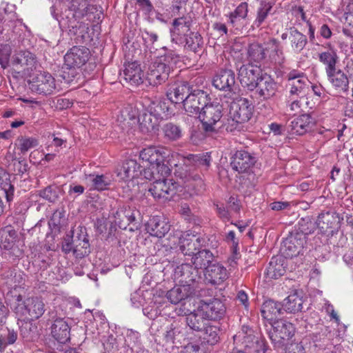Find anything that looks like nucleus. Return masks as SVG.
Masks as SVG:
<instances>
[{
	"label": "nucleus",
	"mask_w": 353,
	"mask_h": 353,
	"mask_svg": "<svg viewBox=\"0 0 353 353\" xmlns=\"http://www.w3.org/2000/svg\"><path fill=\"white\" fill-rule=\"evenodd\" d=\"M96 8L87 0H72L68 8L61 14L59 20L61 30L68 31L76 43H83L88 39V24L81 21L90 20Z\"/></svg>",
	"instance_id": "obj_1"
},
{
	"label": "nucleus",
	"mask_w": 353,
	"mask_h": 353,
	"mask_svg": "<svg viewBox=\"0 0 353 353\" xmlns=\"http://www.w3.org/2000/svg\"><path fill=\"white\" fill-rule=\"evenodd\" d=\"M238 77L241 85L261 101H267L276 96L279 85L275 79L260 67L242 65L239 69Z\"/></svg>",
	"instance_id": "obj_2"
},
{
	"label": "nucleus",
	"mask_w": 353,
	"mask_h": 353,
	"mask_svg": "<svg viewBox=\"0 0 353 353\" xmlns=\"http://www.w3.org/2000/svg\"><path fill=\"white\" fill-rule=\"evenodd\" d=\"M271 62L281 64L284 61V56L279 41L272 38L264 44L253 43L249 45L248 55L250 61L256 63L265 61L268 57Z\"/></svg>",
	"instance_id": "obj_3"
},
{
	"label": "nucleus",
	"mask_w": 353,
	"mask_h": 353,
	"mask_svg": "<svg viewBox=\"0 0 353 353\" xmlns=\"http://www.w3.org/2000/svg\"><path fill=\"white\" fill-rule=\"evenodd\" d=\"M14 300L11 307L19 318L34 321L39 319L46 311L45 303L41 297L31 296L23 300V296L19 294L14 296Z\"/></svg>",
	"instance_id": "obj_4"
},
{
	"label": "nucleus",
	"mask_w": 353,
	"mask_h": 353,
	"mask_svg": "<svg viewBox=\"0 0 353 353\" xmlns=\"http://www.w3.org/2000/svg\"><path fill=\"white\" fill-rule=\"evenodd\" d=\"M90 56V50L85 46H73L64 56L63 77L72 81L77 74V68L83 65Z\"/></svg>",
	"instance_id": "obj_5"
},
{
	"label": "nucleus",
	"mask_w": 353,
	"mask_h": 353,
	"mask_svg": "<svg viewBox=\"0 0 353 353\" xmlns=\"http://www.w3.org/2000/svg\"><path fill=\"white\" fill-rule=\"evenodd\" d=\"M223 105L219 102L208 103L199 114L203 129L206 132L216 131L217 124L220 123L223 116Z\"/></svg>",
	"instance_id": "obj_6"
},
{
	"label": "nucleus",
	"mask_w": 353,
	"mask_h": 353,
	"mask_svg": "<svg viewBox=\"0 0 353 353\" xmlns=\"http://www.w3.org/2000/svg\"><path fill=\"white\" fill-rule=\"evenodd\" d=\"M295 332L292 323L280 319L274 321L268 332L269 338L274 348H282L285 342L291 339Z\"/></svg>",
	"instance_id": "obj_7"
},
{
	"label": "nucleus",
	"mask_w": 353,
	"mask_h": 353,
	"mask_svg": "<svg viewBox=\"0 0 353 353\" xmlns=\"http://www.w3.org/2000/svg\"><path fill=\"white\" fill-rule=\"evenodd\" d=\"M32 92L43 96L51 95L58 90L55 79L48 72H41L28 82Z\"/></svg>",
	"instance_id": "obj_8"
},
{
	"label": "nucleus",
	"mask_w": 353,
	"mask_h": 353,
	"mask_svg": "<svg viewBox=\"0 0 353 353\" xmlns=\"http://www.w3.org/2000/svg\"><path fill=\"white\" fill-rule=\"evenodd\" d=\"M210 101L211 98L206 92L194 88L190 94L187 95L186 100L183 104V109L190 114H200Z\"/></svg>",
	"instance_id": "obj_9"
},
{
	"label": "nucleus",
	"mask_w": 353,
	"mask_h": 353,
	"mask_svg": "<svg viewBox=\"0 0 353 353\" xmlns=\"http://www.w3.org/2000/svg\"><path fill=\"white\" fill-rule=\"evenodd\" d=\"M175 175L185 183H188L187 186L192 188L196 194H201L205 190L203 180L188 164L185 163L176 169Z\"/></svg>",
	"instance_id": "obj_10"
},
{
	"label": "nucleus",
	"mask_w": 353,
	"mask_h": 353,
	"mask_svg": "<svg viewBox=\"0 0 353 353\" xmlns=\"http://www.w3.org/2000/svg\"><path fill=\"white\" fill-rule=\"evenodd\" d=\"M176 183L172 179L161 180L159 178L153 181L148 188V192L157 200H170L176 193Z\"/></svg>",
	"instance_id": "obj_11"
},
{
	"label": "nucleus",
	"mask_w": 353,
	"mask_h": 353,
	"mask_svg": "<svg viewBox=\"0 0 353 353\" xmlns=\"http://www.w3.org/2000/svg\"><path fill=\"white\" fill-rule=\"evenodd\" d=\"M288 81L289 93L290 97H299L305 94V90L309 88L310 81L306 75L296 70H291L286 76Z\"/></svg>",
	"instance_id": "obj_12"
},
{
	"label": "nucleus",
	"mask_w": 353,
	"mask_h": 353,
	"mask_svg": "<svg viewBox=\"0 0 353 353\" xmlns=\"http://www.w3.org/2000/svg\"><path fill=\"white\" fill-rule=\"evenodd\" d=\"M174 279L183 286L194 287L193 285L201 279L199 271L189 263H183L175 268Z\"/></svg>",
	"instance_id": "obj_13"
},
{
	"label": "nucleus",
	"mask_w": 353,
	"mask_h": 353,
	"mask_svg": "<svg viewBox=\"0 0 353 353\" xmlns=\"http://www.w3.org/2000/svg\"><path fill=\"white\" fill-rule=\"evenodd\" d=\"M171 70L166 67L165 63L157 59L150 65L146 74V79L148 83L152 86H157L165 83L170 77Z\"/></svg>",
	"instance_id": "obj_14"
},
{
	"label": "nucleus",
	"mask_w": 353,
	"mask_h": 353,
	"mask_svg": "<svg viewBox=\"0 0 353 353\" xmlns=\"http://www.w3.org/2000/svg\"><path fill=\"white\" fill-rule=\"evenodd\" d=\"M256 163L254 153L245 150H236L231 157L230 165L239 173L248 172Z\"/></svg>",
	"instance_id": "obj_15"
},
{
	"label": "nucleus",
	"mask_w": 353,
	"mask_h": 353,
	"mask_svg": "<svg viewBox=\"0 0 353 353\" xmlns=\"http://www.w3.org/2000/svg\"><path fill=\"white\" fill-rule=\"evenodd\" d=\"M199 306L210 321H217L222 319L226 312L225 304L217 298L201 300Z\"/></svg>",
	"instance_id": "obj_16"
},
{
	"label": "nucleus",
	"mask_w": 353,
	"mask_h": 353,
	"mask_svg": "<svg viewBox=\"0 0 353 353\" xmlns=\"http://www.w3.org/2000/svg\"><path fill=\"white\" fill-rule=\"evenodd\" d=\"M1 284L8 290L7 296L10 294L14 299L17 294H13L24 284L23 272L15 269L4 270L1 274Z\"/></svg>",
	"instance_id": "obj_17"
},
{
	"label": "nucleus",
	"mask_w": 353,
	"mask_h": 353,
	"mask_svg": "<svg viewBox=\"0 0 353 353\" xmlns=\"http://www.w3.org/2000/svg\"><path fill=\"white\" fill-rule=\"evenodd\" d=\"M307 240L303 234L291 232L283 241L281 250L285 257L292 258L301 253Z\"/></svg>",
	"instance_id": "obj_18"
},
{
	"label": "nucleus",
	"mask_w": 353,
	"mask_h": 353,
	"mask_svg": "<svg viewBox=\"0 0 353 353\" xmlns=\"http://www.w3.org/2000/svg\"><path fill=\"white\" fill-rule=\"evenodd\" d=\"M253 106L245 98H237L231 102L229 114L240 122L245 123L250 120L252 115Z\"/></svg>",
	"instance_id": "obj_19"
},
{
	"label": "nucleus",
	"mask_w": 353,
	"mask_h": 353,
	"mask_svg": "<svg viewBox=\"0 0 353 353\" xmlns=\"http://www.w3.org/2000/svg\"><path fill=\"white\" fill-rule=\"evenodd\" d=\"M191 21L185 17H179L173 20L170 28L171 41L179 46L184 44L185 39L190 32Z\"/></svg>",
	"instance_id": "obj_20"
},
{
	"label": "nucleus",
	"mask_w": 353,
	"mask_h": 353,
	"mask_svg": "<svg viewBox=\"0 0 353 353\" xmlns=\"http://www.w3.org/2000/svg\"><path fill=\"white\" fill-rule=\"evenodd\" d=\"M205 239L202 237L185 233L179 238V250L184 255L192 256L201 247L205 246Z\"/></svg>",
	"instance_id": "obj_21"
},
{
	"label": "nucleus",
	"mask_w": 353,
	"mask_h": 353,
	"mask_svg": "<svg viewBox=\"0 0 353 353\" xmlns=\"http://www.w3.org/2000/svg\"><path fill=\"white\" fill-rule=\"evenodd\" d=\"M316 223L321 233L332 235L339 228L340 217L334 212H323L319 215Z\"/></svg>",
	"instance_id": "obj_22"
},
{
	"label": "nucleus",
	"mask_w": 353,
	"mask_h": 353,
	"mask_svg": "<svg viewBox=\"0 0 353 353\" xmlns=\"http://www.w3.org/2000/svg\"><path fill=\"white\" fill-rule=\"evenodd\" d=\"M20 337L25 343L37 341L40 337V332L37 324L33 320L19 318L17 321Z\"/></svg>",
	"instance_id": "obj_23"
},
{
	"label": "nucleus",
	"mask_w": 353,
	"mask_h": 353,
	"mask_svg": "<svg viewBox=\"0 0 353 353\" xmlns=\"http://www.w3.org/2000/svg\"><path fill=\"white\" fill-rule=\"evenodd\" d=\"M314 125L311 116L303 114L294 118L288 125V131L292 135L302 136L310 132Z\"/></svg>",
	"instance_id": "obj_24"
},
{
	"label": "nucleus",
	"mask_w": 353,
	"mask_h": 353,
	"mask_svg": "<svg viewBox=\"0 0 353 353\" xmlns=\"http://www.w3.org/2000/svg\"><path fill=\"white\" fill-rule=\"evenodd\" d=\"M235 73L230 69L219 70L214 77L212 85L218 90L233 91L235 86Z\"/></svg>",
	"instance_id": "obj_25"
},
{
	"label": "nucleus",
	"mask_w": 353,
	"mask_h": 353,
	"mask_svg": "<svg viewBox=\"0 0 353 353\" xmlns=\"http://www.w3.org/2000/svg\"><path fill=\"white\" fill-rule=\"evenodd\" d=\"M50 330L52 338L59 343L64 344L70 341V326L68 319L61 317L56 318L51 325Z\"/></svg>",
	"instance_id": "obj_26"
},
{
	"label": "nucleus",
	"mask_w": 353,
	"mask_h": 353,
	"mask_svg": "<svg viewBox=\"0 0 353 353\" xmlns=\"http://www.w3.org/2000/svg\"><path fill=\"white\" fill-rule=\"evenodd\" d=\"M167 155L168 150L165 148L150 146L140 152L139 157L150 165H157L158 163L166 161Z\"/></svg>",
	"instance_id": "obj_27"
},
{
	"label": "nucleus",
	"mask_w": 353,
	"mask_h": 353,
	"mask_svg": "<svg viewBox=\"0 0 353 353\" xmlns=\"http://www.w3.org/2000/svg\"><path fill=\"white\" fill-rule=\"evenodd\" d=\"M261 339L259 333L248 325H243L234 336V343L237 346L246 348Z\"/></svg>",
	"instance_id": "obj_28"
},
{
	"label": "nucleus",
	"mask_w": 353,
	"mask_h": 353,
	"mask_svg": "<svg viewBox=\"0 0 353 353\" xmlns=\"http://www.w3.org/2000/svg\"><path fill=\"white\" fill-rule=\"evenodd\" d=\"M35 63L34 55L28 50L17 52L11 59V64L19 72L28 71Z\"/></svg>",
	"instance_id": "obj_29"
},
{
	"label": "nucleus",
	"mask_w": 353,
	"mask_h": 353,
	"mask_svg": "<svg viewBox=\"0 0 353 353\" xmlns=\"http://www.w3.org/2000/svg\"><path fill=\"white\" fill-rule=\"evenodd\" d=\"M193 89V86L187 81L175 83L169 89L167 96L172 102L183 104L187 95L190 94Z\"/></svg>",
	"instance_id": "obj_30"
},
{
	"label": "nucleus",
	"mask_w": 353,
	"mask_h": 353,
	"mask_svg": "<svg viewBox=\"0 0 353 353\" xmlns=\"http://www.w3.org/2000/svg\"><path fill=\"white\" fill-rule=\"evenodd\" d=\"M205 277L208 283L219 285L228 277L226 268L219 263H212L205 270Z\"/></svg>",
	"instance_id": "obj_31"
},
{
	"label": "nucleus",
	"mask_w": 353,
	"mask_h": 353,
	"mask_svg": "<svg viewBox=\"0 0 353 353\" xmlns=\"http://www.w3.org/2000/svg\"><path fill=\"white\" fill-rule=\"evenodd\" d=\"M170 229V225L159 216H152L146 223V230L152 236L162 238Z\"/></svg>",
	"instance_id": "obj_32"
},
{
	"label": "nucleus",
	"mask_w": 353,
	"mask_h": 353,
	"mask_svg": "<svg viewBox=\"0 0 353 353\" xmlns=\"http://www.w3.org/2000/svg\"><path fill=\"white\" fill-rule=\"evenodd\" d=\"M137 214L139 212L130 207L119 208L114 213V222L120 229L125 230L130 223L136 221Z\"/></svg>",
	"instance_id": "obj_33"
},
{
	"label": "nucleus",
	"mask_w": 353,
	"mask_h": 353,
	"mask_svg": "<svg viewBox=\"0 0 353 353\" xmlns=\"http://www.w3.org/2000/svg\"><path fill=\"white\" fill-rule=\"evenodd\" d=\"M142 174V167L133 159L126 160L117 168V176L123 181H131Z\"/></svg>",
	"instance_id": "obj_34"
},
{
	"label": "nucleus",
	"mask_w": 353,
	"mask_h": 353,
	"mask_svg": "<svg viewBox=\"0 0 353 353\" xmlns=\"http://www.w3.org/2000/svg\"><path fill=\"white\" fill-rule=\"evenodd\" d=\"M209 321L199 306L186 316L187 325L196 332H202L210 324Z\"/></svg>",
	"instance_id": "obj_35"
},
{
	"label": "nucleus",
	"mask_w": 353,
	"mask_h": 353,
	"mask_svg": "<svg viewBox=\"0 0 353 353\" xmlns=\"http://www.w3.org/2000/svg\"><path fill=\"white\" fill-rule=\"evenodd\" d=\"M194 291V287L183 286L179 284L169 290L166 294L167 299L172 304H177L189 297Z\"/></svg>",
	"instance_id": "obj_36"
},
{
	"label": "nucleus",
	"mask_w": 353,
	"mask_h": 353,
	"mask_svg": "<svg viewBox=\"0 0 353 353\" xmlns=\"http://www.w3.org/2000/svg\"><path fill=\"white\" fill-rule=\"evenodd\" d=\"M123 74L125 80L131 85H138L143 83V72L137 62H132L125 65Z\"/></svg>",
	"instance_id": "obj_37"
},
{
	"label": "nucleus",
	"mask_w": 353,
	"mask_h": 353,
	"mask_svg": "<svg viewBox=\"0 0 353 353\" xmlns=\"http://www.w3.org/2000/svg\"><path fill=\"white\" fill-rule=\"evenodd\" d=\"M328 81L334 88L339 91L345 92L349 88V80L347 75L340 69L327 74Z\"/></svg>",
	"instance_id": "obj_38"
},
{
	"label": "nucleus",
	"mask_w": 353,
	"mask_h": 353,
	"mask_svg": "<svg viewBox=\"0 0 353 353\" xmlns=\"http://www.w3.org/2000/svg\"><path fill=\"white\" fill-rule=\"evenodd\" d=\"M274 4L273 2L268 0L260 1L259 6L256 10V19L251 26L252 30L259 28L263 24L268 16L271 13Z\"/></svg>",
	"instance_id": "obj_39"
},
{
	"label": "nucleus",
	"mask_w": 353,
	"mask_h": 353,
	"mask_svg": "<svg viewBox=\"0 0 353 353\" xmlns=\"http://www.w3.org/2000/svg\"><path fill=\"white\" fill-rule=\"evenodd\" d=\"M284 259L281 256H273L266 269L267 276L270 279H277L285 273Z\"/></svg>",
	"instance_id": "obj_40"
},
{
	"label": "nucleus",
	"mask_w": 353,
	"mask_h": 353,
	"mask_svg": "<svg viewBox=\"0 0 353 353\" xmlns=\"http://www.w3.org/2000/svg\"><path fill=\"white\" fill-rule=\"evenodd\" d=\"M288 39L292 49L296 53H300L307 43L306 35L294 28L290 29Z\"/></svg>",
	"instance_id": "obj_41"
},
{
	"label": "nucleus",
	"mask_w": 353,
	"mask_h": 353,
	"mask_svg": "<svg viewBox=\"0 0 353 353\" xmlns=\"http://www.w3.org/2000/svg\"><path fill=\"white\" fill-rule=\"evenodd\" d=\"M0 192L7 202L10 203L14 198V187L11 183L10 174L2 168H0Z\"/></svg>",
	"instance_id": "obj_42"
},
{
	"label": "nucleus",
	"mask_w": 353,
	"mask_h": 353,
	"mask_svg": "<svg viewBox=\"0 0 353 353\" xmlns=\"http://www.w3.org/2000/svg\"><path fill=\"white\" fill-rule=\"evenodd\" d=\"M303 297L297 292L290 294L282 304L283 310L288 313H296L303 309Z\"/></svg>",
	"instance_id": "obj_43"
},
{
	"label": "nucleus",
	"mask_w": 353,
	"mask_h": 353,
	"mask_svg": "<svg viewBox=\"0 0 353 353\" xmlns=\"http://www.w3.org/2000/svg\"><path fill=\"white\" fill-rule=\"evenodd\" d=\"M138 121L141 130L145 132L154 130L159 123V120L148 108L139 115Z\"/></svg>",
	"instance_id": "obj_44"
},
{
	"label": "nucleus",
	"mask_w": 353,
	"mask_h": 353,
	"mask_svg": "<svg viewBox=\"0 0 353 353\" xmlns=\"http://www.w3.org/2000/svg\"><path fill=\"white\" fill-rule=\"evenodd\" d=\"M283 306L281 303L273 300L265 301L261 307V313L265 319L272 320L283 314Z\"/></svg>",
	"instance_id": "obj_45"
},
{
	"label": "nucleus",
	"mask_w": 353,
	"mask_h": 353,
	"mask_svg": "<svg viewBox=\"0 0 353 353\" xmlns=\"http://www.w3.org/2000/svg\"><path fill=\"white\" fill-rule=\"evenodd\" d=\"M214 256L212 253L206 249L198 250L192 256V261L194 266L199 269H205L208 267L213 261Z\"/></svg>",
	"instance_id": "obj_46"
},
{
	"label": "nucleus",
	"mask_w": 353,
	"mask_h": 353,
	"mask_svg": "<svg viewBox=\"0 0 353 353\" xmlns=\"http://www.w3.org/2000/svg\"><path fill=\"white\" fill-rule=\"evenodd\" d=\"M319 59L325 65L326 74L337 70L336 63L339 57L334 50L323 52L319 54Z\"/></svg>",
	"instance_id": "obj_47"
},
{
	"label": "nucleus",
	"mask_w": 353,
	"mask_h": 353,
	"mask_svg": "<svg viewBox=\"0 0 353 353\" xmlns=\"http://www.w3.org/2000/svg\"><path fill=\"white\" fill-rule=\"evenodd\" d=\"M148 110L151 112L159 121L167 118L169 114V106L165 101L157 99L150 102Z\"/></svg>",
	"instance_id": "obj_48"
},
{
	"label": "nucleus",
	"mask_w": 353,
	"mask_h": 353,
	"mask_svg": "<svg viewBox=\"0 0 353 353\" xmlns=\"http://www.w3.org/2000/svg\"><path fill=\"white\" fill-rule=\"evenodd\" d=\"M248 13V5L246 2L241 3L236 9L230 13L229 23L236 29L240 27L242 19H246Z\"/></svg>",
	"instance_id": "obj_49"
},
{
	"label": "nucleus",
	"mask_w": 353,
	"mask_h": 353,
	"mask_svg": "<svg viewBox=\"0 0 353 353\" xmlns=\"http://www.w3.org/2000/svg\"><path fill=\"white\" fill-rule=\"evenodd\" d=\"M184 43V47L196 54H199L203 49L204 42L199 32H190L185 39Z\"/></svg>",
	"instance_id": "obj_50"
},
{
	"label": "nucleus",
	"mask_w": 353,
	"mask_h": 353,
	"mask_svg": "<svg viewBox=\"0 0 353 353\" xmlns=\"http://www.w3.org/2000/svg\"><path fill=\"white\" fill-rule=\"evenodd\" d=\"M163 50L165 51V54L157 58V60H161V62L165 63L166 67H168L170 70H173L174 67L181 61V56L175 50L168 49L167 47H163Z\"/></svg>",
	"instance_id": "obj_51"
},
{
	"label": "nucleus",
	"mask_w": 353,
	"mask_h": 353,
	"mask_svg": "<svg viewBox=\"0 0 353 353\" xmlns=\"http://www.w3.org/2000/svg\"><path fill=\"white\" fill-rule=\"evenodd\" d=\"M94 190L102 191L107 190L111 183L110 179L104 174H91L86 176Z\"/></svg>",
	"instance_id": "obj_52"
},
{
	"label": "nucleus",
	"mask_w": 353,
	"mask_h": 353,
	"mask_svg": "<svg viewBox=\"0 0 353 353\" xmlns=\"http://www.w3.org/2000/svg\"><path fill=\"white\" fill-rule=\"evenodd\" d=\"M314 230L315 225L312 221V219L310 216H307L301 218L299 221L296 225V229L293 232L295 234H303L304 239L307 240V235L313 233Z\"/></svg>",
	"instance_id": "obj_53"
},
{
	"label": "nucleus",
	"mask_w": 353,
	"mask_h": 353,
	"mask_svg": "<svg viewBox=\"0 0 353 353\" xmlns=\"http://www.w3.org/2000/svg\"><path fill=\"white\" fill-rule=\"evenodd\" d=\"M162 130L164 134V137L169 141H177L180 139L183 136L181 127L172 122L165 123L163 126Z\"/></svg>",
	"instance_id": "obj_54"
},
{
	"label": "nucleus",
	"mask_w": 353,
	"mask_h": 353,
	"mask_svg": "<svg viewBox=\"0 0 353 353\" xmlns=\"http://www.w3.org/2000/svg\"><path fill=\"white\" fill-rule=\"evenodd\" d=\"M188 161L192 163L194 167H197L206 171L210 166L212 159L210 154L206 152L199 154H190Z\"/></svg>",
	"instance_id": "obj_55"
},
{
	"label": "nucleus",
	"mask_w": 353,
	"mask_h": 353,
	"mask_svg": "<svg viewBox=\"0 0 353 353\" xmlns=\"http://www.w3.org/2000/svg\"><path fill=\"white\" fill-rule=\"evenodd\" d=\"M202 343L210 345L216 344L219 341V330L216 326L209 324L203 330Z\"/></svg>",
	"instance_id": "obj_56"
},
{
	"label": "nucleus",
	"mask_w": 353,
	"mask_h": 353,
	"mask_svg": "<svg viewBox=\"0 0 353 353\" xmlns=\"http://www.w3.org/2000/svg\"><path fill=\"white\" fill-rule=\"evenodd\" d=\"M80 242L74 248V255L76 258L82 259L90 253L89 239L87 234H80L78 236Z\"/></svg>",
	"instance_id": "obj_57"
},
{
	"label": "nucleus",
	"mask_w": 353,
	"mask_h": 353,
	"mask_svg": "<svg viewBox=\"0 0 353 353\" xmlns=\"http://www.w3.org/2000/svg\"><path fill=\"white\" fill-rule=\"evenodd\" d=\"M4 331L6 333L0 334V352H3L8 345L14 344L18 338V333L14 329L6 327Z\"/></svg>",
	"instance_id": "obj_58"
},
{
	"label": "nucleus",
	"mask_w": 353,
	"mask_h": 353,
	"mask_svg": "<svg viewBox=\"0 0 353 353\" xmlns=\"http://www.w3.org/2000/svg\"><path fill=\"white\" fill-rule=\"evenodd\" d=\"M60 192V188L58 186L48 185L44 189L39 190V195L50 203H54L58 200Z\"/></svg>",
	"instance_id": "obj_59"
},
{
	"label": "nucleus",
	"mask_w": 353,
	"mask_h": 353,
	"mask_svg": "<svg viewBox=\"0 0 353 353\" xmlns=\"http://www.w3.org/2000/svg\"><path fill=\"white\" fill-rule=\"evenodd\" d=\"M220 123H221V125L219 128H223L226 131L232 132L236 130L240 131L243 123L240 122L239 119H235L234 117H230L229 114L228 117L227 119H222Z\"/></svg>",
	"instance_id": "obj_60"
},
{
	"label": "nucleus",
	"mask_w": 353,
	"mask_h": 353,
	"mask_svg": "<svg viewBox=\"0 0 353 353\" xmlns=\"http://www.w3.org/2000/svg\"><path fill=\"white\" fill-rule=\"evenodd\" d=\"M19 149L21 152L25 154L32 148L37 147L39 145L37 139L34 137H21L18 139Z\"/></svg>",
	"instance_id": "obj_61"
},
{
	"label": "nucleus",
	"mask_w": 353,
	"mask_h": 353,
	"mask_svg": "<svg viewBox=\"0 0 353 353\" xmlns=\"http://www.w3.org/2000/svg\"><path fill=\"white\" fill-rule=\"evenodd\" d=\"M181 334V329L179 327L174 326L173 324L168 326L164 333V340L166 343H174L175 340Z\"/></svg>",
	"instance_id": "obj_62"
},
{
	"label": "nucleus",
	"mask_w": 353,
	"mask_h": 353,
	"mask_svg": "<svg viewBox=\"0 0 353 353\" xmlns=\"http://www.w3.org/2000/svg\"><path fill=\"white\" fill-rule=\"evenodd\" d=\"M11 54V48L7 45L0 46V65L3 68L9 65V61Z\"/></svg>",
	"instance_id": "obj_63"
},
{
	"label": "nucleus",
	"mask_w": 353,
	"mask_h": 353,
	"mask_svg": "<svg viewBox=\"0 0 353 353\" xmlns=\"http://www.w3.org/2000/svg\"><path fill=\"white\" fill-rule=\"evenodd\" d=\"M248 353H266L267 345L263 339L261 338L245 348Z\"/></svg>",
	"instance_id": "obj_64"
}]
</instances>
